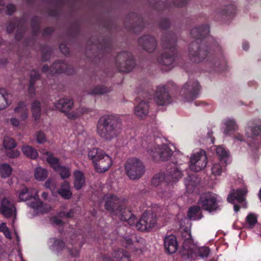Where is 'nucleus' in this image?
<instances>
[{
	"instance_id": "423d86ee",
	"label": "nucleus",
	"mask_w": 261,
	"mask_h": 261,
	"mask_svg": "<svg viewBox=\"0 0 261 261\" xmlns=\"http://www.w3.org/2000/svg\"><path fill=\"white\" fill-rule=\"evenodd\" d=\"M115 65L120 72H130L135 66V61L132 54L127 51L118 53L115 59Z\"/></svg>"
},
{
	"instance_id": "5701e85b",
	"label": "nucleus",
	"mask_w": 261,
	"mask_h": 261,
	"mask_svg": "<svg viewBox=\"0 0 261 261\" xmlns=\"http://www.w3.org/2000/svg\"><path fill=\"white\" fill-rule=\"evenodd\" d=\"M209 33V28L206 25H201L193 28L191 31V35L193 38L201 39L207 35Z\"/></svg>"
},
{
	"instance_id": "c85d7f7f",
	"label": "nucleus",
	"mask_w": 261,
	"mask_h": 261,
	"mask_svg": "<svg viewBox=\"0 0 261 261\" xmlns=\"http://www.w3.org/2000/svg\"><path fill=\"white\" fill-rule=\"evenodd\" d=\"M199 183V179L194 175H190L185 179L187 190L189 193L193 192Z\"/></svg>"
},
{
	"instance_id": "9d476101",
	"label": "nucleus",
	"mask_w": 261,
	"mask_h": 261,
	"mask_svg": "<svg viewBox=\"0 0 261 261\" xmlns=\"http://www.w3.org/2000/svg\"><path fill=\"white\" fill-rule=\"evenodd\" d=\"M200 90V86L197 81H189L180 91V94L187 101L193 100L196 98Z\"/></svg>"
},
{
	"instance_id": "9b49d317",
	"label": "nucleus",
	"mask_w": 261,
	"mask_h": 261,
	"mask_svg": "<svg viewBox=\"0 0 261 261\" xmlns=\"http://www.w3.org/2000/svg\"><path fill=\"white\" fill-rule=\"evenodd\" d=\"M156 222L155 215L153 213L145 212L139 221L136 224V228L141 231H149L155 226Z\"/></svg>"
},
{
	"instance_id": "79ce46f5",
	"label": "nucleus",
	"mask_w": 261,
	"mask_h": 261,
	"mask_svg": "<svg viewBox=\"0 0 261 261\" xmlns=\"http://www.w3.org/2000/svg\"><path fill=\"white\" fill-rule=\"evenodd\" d=\"M0 173L2 177H8L12 173V169L11 167L7 164H2L0 166Z\"/></svg>"
},
{
	"instance_id": "680f3d73",
	"label": "nucleus",
	"mask_w": 261,
	"mask_h": 261,
	"mask_svg": "<svg viewBox=\"0 0 261 261\" xmlns=\"http://www.w3.org/2000/svg\"><path fill=\"white\" fill-rule=\"evenodd\" d=\"M24 30V27L23 25V26H21L20 25V29L18 28L17 30V32L15 34V39L17 40H19L21 39L22 37V32Z\"/></svg>"
},
{
	"instance_id": "7ed1b4c3",
	"label": "nucleus",
	"mask_w": 261,
	"mask_h": 261,
	"mask_svg": "<svg viewBox=\"0 0 261 261\" xmlns=\"http://www.w3.org/2000/svg\"><path fill=\"white\" fill-rule=\"evenodd\" d=\"M208 48L204 45H200L197 41L192 42L189 47L190 60L195 63H200L207 57L208 61L213 67H219L224 61L223 57L209 55Z\"/></svg>"
},
{
	"instance_id": "6ab92c4d",
	"label": "nucleus",
	"mask_w": 261,
	"mask_h": 261,
	"mask_svg": "<svg viewBox=\"0 0 261 261\" xmlns=\"http://www.w3.org/2000/svg\"><path fill=\"white\" fill-rule=\"evenodd\" d=\"M65 72L67 74H71L72 71L69 69L67 64L62 61L55 62L50 67V73L52 74Z\"/></svg>"
},
{
	"instance_id": "8fccbe9b",
	"label": "nucleus",
	"mask_w": 261,
	"mask_h": 261,
	"mask_svg": "<svg viewBox=\"0 0 261 261\" xmlns=\"http://www.w3.org/2000/svg\"><path fill=\"white\" fill-rule=\"evenodd\" d=\"M58 171L60 172V176L63 179L68 178L70 175L69 169L65 167L60 166V167Z\"/></svg>"
},
{
	"instance_id": "6e6552de",
	"label": "nucleus",
	"mask_w": 261,
	"mask_h": 261,
	"mask_svg": "<svg viewBox=\"0 0 261 261\" xmlns=\"http://www.w3.org/2000/svg\"><path fill=\"white\" fill-rule=\"evenodd\" d=\"M207 163V156L205 151L201 150L191 155L189 168L195 172H199L204 169Z\"/></svg>"
},
{
	"instance_id": "393cba45",
	"label": "nucleus",
	"mask_w": 261,
	"mask_h": 261,
	"mask_svg": "<svg viewBox=\"0 0 261 261\" xmlns=\"http://www.w3.org/2000/svg\"><path fill=\"white\" fill-rule=\"evenodd\" d=\"M58 194L64 199H69L72 196L69 183L64 181L61 185V188L58 191Z\"/></svg>"
},
{
	"instance_id": "6e6d98bb",
	"label": "nucleus",
	"mask_w": 261,
	"mask_h": 261,
	"mask_svg": "<svg viewBox=\"0 0 261 261\" xmlns=\"http://www.w3.org/2000/svg\"><path fill=\"white\" fill-rule=\"evenodd\" d=\"M36 139L38 143H43L46 141L45 134L43 132L39 131L36 134Z\"/></svg>"
},
{
	"instance_id": "49530a36",
	"label": "nucleus",
	"mask_w": 261,
	"mask_h": 261,
	"mask_svg": "<svg viewBox=\"0 0 261 261\" xmlns=\"http://www.w3.org/2000/svg\"><path fill=\"white\" fill-rule=\"evenodd\" d=\"M53 246L57 251H62L65 248V244L62 240L54 238Z\"/></svg>"
},
{
	"instance_id": "a211bd4d",
	"label": "nucleus",
	"mask_w": 261,
	"mask_h": 261,
	"mask_svg": "<svg viewBox=\"0 0 261 261\" xmlns=\"http://www.w3.org/2000/svg\"><path fill=\"white\" fill-rule=\"evenodd\" d=\"M38 191L34 189H29L25 186L21 187L18 193V197L21 201H27L37 196Z\"/></svg>"
},
{
	"instance_id": "09e8293b",
	"label": "nucleus",
	"mask_w": 261,
	"mask_h": 261,
	"mask_svg": "<svg viewBox=\"0 0 261 261\" xmlns=\"http://www.w3.org/2000/svg\"><path fill=\"white\" fill-rule=\"evenodd\" d=\"M246 221L249 227L252 228L257 223V217L255 214H250L246 218Z\"/></svg>"
},
{
	"instance_id": "a19ab883",
	"label": "nucleus",
	"mask_w": 261,
	"mask_h": 261,
	"mask_svg": "<svg viewBox=\"0 0 261 261\" xmlns=\"http://www.w3.org/2000/svg\"><path fill=\"white\" fill-rule=\"evenodd\" d=\"M34 175L36 179L43 180L47 176V171L44 169L38 167L36 169Z\"/></svg>"
},
{
	"instance_id": "f03ea898",
	"label": "nucleus",
	"mask_w": 261,
	"mask_h": 261,
	"mask_svg": "<svg viewBox=\"0 0 261 261\" xmlns=\"http://www.w3.org/2000/svg\"><path fill=\"white\" fill-rule=\"evenodd\" d=\"M126 200L120 199L116 196L107 198L105 208L113 215L117 216L121 221H126L130 225L135 224L137 218L128 208H126Z\"/></svg>"
},
{
	"instance_id": "e2e57ef3",
	"label": "nucleus",
	"mask_w": 261,
	"mask_h": 261,
	"mask_svg": "<svg viewBox=\"0 0 261 261\" xmlns=\"http://www.w3.org/2000/svg\"><path fill=\"white\" fill-rule=\"evenodd\" d=\"M122 242L123 245H125L126 247H131L132 245H133L132 239L127 237L123 238Z\"/></svg>"
},
{
	"instance_id": "cd10ccee",
	"label": "nucleus",
	"mask_w": 261,
	"mask_h": 261,
	"mask_svg": "<svg viewBox=\"0 0 261 261\" xmlns=\"http://www.w3.org/2000/svg\"><path fill=\"white\" fill-rule=\"evenodd\" d=\"M74 180V188L76 190H80L85 184V178L84 174L80 171H75L73 173Z\"/></svg>"
},
{
	"instance_id": "338daca9",
	"label": "nucleus",
	"mask_w": 261,
	"mask_h": 261,
	"mask_svg": "<svg viewBox=\"0 0 261 261\" xmlns=\"http://www.w3.org/2000/svg\"><path fill=\"white\" fill-rule=\"evenodd\" d=\"M15 11V7L13 5L10 4L7 6L6 11L7 14L11 15Z\"/></svg>"
},
{
	"instance_id": "1a4fd4ad",
	"label": "nucleus",
	"mask_w": 261,
	"mask_h": 261,
	"mask_svg": "<svg viewBox=\"0 0 261 261\" xmlns=\"http://www.w3.org/2000/svg\"><path fill=\"white\" fill-rule=\"evenodd\" d=\"M153 100L159 106H164L172 102V97L165 85H160L156 87L154 93Z\"/></svg>"
},
{
	"instance_id": "473e14b6",
	"label": "nucleus",
	"mask_w": 261,
	"mask_h": 261,
	"mask_svg": "<svg viewBox=\"0 0 261 261\" xmlns=\"http://www.w3.org/2000/svg\"><path fill=\"white\" fill-rule=\"evenodd\" d=\"M31 111L35 120H38L41 115V103L37 100H34L31 105Z\"/></svg>"
},
{
	"instance_id": "20e7f679",
	"label": "nucleus",
	"mask_w": 261,
	"mask_h": 261,
	"mask_svg": "<svg viewBox=\"0 0 261 261\" xmlns=\"http://www.w3.org/2000/svg\"><path fill=\"white\" fill-rule=\"evenodd\" d=\"M161 41L163 47L165 49H169L171 51L172 54L168 52L163 53L158 58V62L160 65L167 67L168 69H171L175 65L174 51L176 43V37L174 34L167 33L163 36Z\"/></svg>"
},
{
	"instance_id": "4c0bfd02",
	"label": "nucleus",
	"mask_w": 261,
	"mask_h": 261,
	"mask_svg": "<svg viewBox=\"0 0 261 261\" xmlns=\"http://www.w3.org/2000/svg\"><path fill=\"white\" fill-rule=\"evenodd\" d=\"M226 128L224 129V133L228 135L230 132L233 131L237 128V125L233 119H228L225 123Z\"/></svg>"
},
{
	"instance_id": "ea45409f",
	"label": "nucleus",
	"mask_w": 261,
	"mask_h": 261,
	"mask_svg": "<svg viewBox=\"0 0 261 261\" xmlns=\"http://www.w3.org/2000/svg\"><path fill=\"white\" fill-rule=\"evenodd\" d=\"M111 89L103 86H98L93 88L89 93L92 95L103 94L109 92Z\"/></svg>"
},
{
	"instance_id": "58836bf2",
	"label": "nucleus",
	"mask_w": 261,
	"mask_h": 261,
	"mask_svg": "<svg viewBox=\"0 0 261 261\" xmlns=\"http://www.w3.org/2000/svg\"><path fill=\"white\" fill-rule=\"evenodd\" d=\"M47 154L48 155L47 162L55 170H58L60 167L59 159L51 155L48 152H47Z\"/></svg>"
},
{
	"instance_id": "7c9ffc66",
	"label": "nucleus",
	"mask_w": 261,
	"mask_h": 261,
	"mask_svg": "<svg viewBox=\"0 0 261 261\" xmlns=\"http://www.w3.org/2000/svg\"><path fill=\"white\" fill-rule=\"evenodd\" d=\"M105 152L98 148H93L88 152V158L92 160L93 164Z\"/></svg>"
},
{
	"instance_id": "864d4df0",
	"label": "nucleus",
	"mask_w": 261,
	"mask_h": 261,
	"mask_svg": "<svg viewBox=\"0 0 261 261\" xmlns=\"http://www.w3.org/2000/svg\"><path fill=\"white\" fill-rule=\"evenodd\" d=\"M222 171L220 163L214 164L212 168V172L215 175H220Z\"/></svg>"
},
{
	"instance_id": "0eeeda50",
	"label": "nucleus",
	"mask_w": 261,
	"mask_h": 261,
	"mask_svg": "<svg viewBox=\"0 0 261 261\" xmlns=\"http://www.w3.org/2000/svg\"><path fill=\"white\" fill-rule=\"evenodd\" d=\"M218 202L215 194L207 192L202 193L200 196L197 204L202 210L211 213L219 209Z\"/></svg>"
},
{
	"instance_id": "c756f323",
	"label": "nucleus",
	"mask_w": 261,
	"mask_h": 261,
	"mask_svg": "<svg viewBox=\"0 0 261 261\" xmlns=\"http://www.w3.org/2000/svg\"><path fill=\"white\" fill-rule=\"evenodd\" d=\"M182 176V173L176 167L171 168L167 174L166 180L167 182H175L178 180Z\"/></svg>"
},
{
	"instance_id": "f704fd0d",
	"label": "nucleus",
	"mask_w": 261,
	"mask_h": 261,
	"mask_svg": "<svg viewBox=\"0 0 261 261\" xmlns=\"http://www.w3.org/2000/svg\"><path fill=\"white\" fill-rule=\"evenodd\" d=\"M113 257L119 261H130L129 253L122 249H119L115 251L113 254Z\"/></svg>"
},
{
	"instance_id": "b1692460",
	"label": "nucleus",
	"mask_w": 261,
	"mask_h": 261,
	"mask_svg": "<svg viewBox=\"0 0 261 261\" xmlns=\"http://www.w3.org/2000/svg\"><path fill=\"white\" fill-rule=\"evenodd\" d=\"M11 94L5 88H0V110L5 109L11 103Z\"/></svg>"
},
{
	"instance_id": "e433bc0d",
	"label": "nucleus",
	"mask_w": 261,
	"mask_h": 261,
	"mask_svg": "<svg viewBox=\"0 0 261 261\" xmlns=\"http://www.w3.org/2000/svg\"><path fill=\"white\" fill-rule=\"evenodd\" d=\"M217 155L219 156L220 161L226 162L229 156V152L222 146H218L216 149Z\"/></svg>"
},
{
	"instance_id": "2f4dec72",
	"label": "nucleus",
	"mask_w": 261,
	"mask_h": 261,
	"mask_svg": "<svg viewBox=\"0 0 261 261\" xmlns=\"http://www.w3.org/2000/svg\"><path fill=\"white\" fill-rule=\"evenodd\" d=\"M261 132V126L255 125L248 127L246 130V135L249 138L254 139L258 136Z\"/></svg>"
},
{
	"instance_id": "13d9d810",
	"label": "nucleus",
	"mask_w": 261,
	"mask_h": 261,
	"mask_svg": "<svg viewBox=\"0 0 261 261\" xmlns=\"http://www.w3.org/2000/svg\"><path fill=\"white\" fill-rule=\"evenodd\" d=\"M170 21L168 19H162L160 22V27L163 29H167L170 27Z\"/></svg>"
},
{
	"instance_id": "774afa93",
	"label": "nucleus",
	"mask_w": 261,
	"mask_h": 261,
	"mask_svg": "<svg viewBox=\"0 0 261 261\" xmlns=\"http://www.w3.org/2000/svg\"><path fill=\"white\" fill-rule=\"evenodd\" d=\"M7 155L10 158H14L19 156V152L17 150L10 151L7 153Z\"/></svg>"
},
{
	"instance_id": "a18cd8bd",
	"label": "nucleus",
	"mask_w": 261,
	"mask_h": 261,
	"mask_svg": "<svg viewBox=\"0 0 261 261\" xmlns=\"http://www.w3.org/2000/svg\"><path fill=\"white\" fill-rule=\"evenodd\" d=\"M3 144L4 147L7 149H11L16 145L15 141L9 137H5L4 138Z\"/></svg>"
},
{
	"instance_id": "bf43d9fd",
	"label": "nucleus",
	"mask_w": 261,
	"mask_h": 261,
	"mask_svg": "<svg viewBox=\"0 0 261 261\" xmlns=\"http://www.w3.org/2000/svg\"><path fill=\"white\" fill-rule=\"evenodd\" d=\"M31 25L32 27L33 33L35 34H37V32L39 30V27L36 18H34L32 20Z\"/></svg>"
},
{
	"instance_id": "4468645a",
	"label": "nucleus",
	"mask_w": 261,
	"mask_h": 261,
	"mask_svg": "<svg viewBox=\"0 0 261 261\" xmlns=\"http://www.w3.org/2000/svg\"><path fill=\"white\" fill-rule=\"evenodd\" d=\"M112 164L111 158L104 152L103 154L94 163V166L97 172L103 173L108 170Z\"/></svg>"
},
{
	"instance_id": "f8f14e48",
	"label": "nucleus",
	"mask_w": 261,
	"mask_h": 261,
	"mask_svg": "<svg viewBox=\"0 0 261 261\" xmlns=\"http://www.w3.org/2000/svg\"><path fill=\"white\" fill-rule=\"evenodd\" d=\"M149 154L154 160L161 159L162 161L168 160L173 154V151L170 147L165 144L158 146L151 150Z\"/></svg>"
},
{
	"instance_id": "4be33fe9",
	"label": "nucleus",
	"mask_w": 261,
	"mask_h": 261,
	"mask_svg": "<svg viewBox=\"0 0 261 261\" xmlns=\"http://www.w3.org/2000/svg\"><path fill=\"white\" fill-rule=\"evenodd\" d=\"M149 105L148 102L145 100H142L135 108V113L140 118L145 117L148 114Z\"/></svg>"
},
{
	"instance_id": "72a5a7b5",
	"label": "nucleus",
	"mask_w": 261,
	"mask_h": 261,
	"mask_svg": "<svg viewBox=\"0 0 261 261\" xmlns=\"http://www.w3.org/2000/svg\"><path fill=\"white\" fill-rule=\"evenodd\" d=\"M167 175L164 172H160L156 174L152 179V184L154 186H160L162 184H166L169 182L167 181L166 180Z\"/></svg>"
},
{
	"instance_id": "bb28decb",
	"label": "nucleus",
	"mask_w": 261,
	"mask_h": 261,
	"mask_svg": "<svg viewBox=\"0 0 261 261\" xmlns=\"http://www.w3.org/2000/svg\"><path fill=\"white\" fill-rule=\"evenodd\" d=\"M14 111L22 120H25L28 117V110L26 104L24 102H19L14 108Z\"/></svg>"
},
{
	"instance_id": "0e129e2a",
	"label": "nucleus",
	"mask_w": 261,
	"mask_h": 261,
	"mask_svg": "<svg viewBox=\"0 0 261 261\" xmlns=\"http://www.w3.org/2000/svg\"><path fill=\"white\" fill-rule=\"evenodd\" d=\"M188 0H173V3L175 5L179 7L185 6Z\"/></svg>"
},
{
	"instance_id": "37998d69",
	"label": "nucleus",
	"mask_w": 261,
	"mask_h": 261,
	"mask_svg": "<svg viewBox=\"0 0 261 261\" xmlns=\"http://www.w3.org/2000/svg\"><path fill=\"white\" fill-rule=\"evenodd\" d=\"M197 251V247L196 249L194 251V252L192 253H197L198 255L201 257L202 258L207 257L210 253V249L207 247H202L198 249Z\"/></svg>"
},
{
	"instance_id": "ddd939ff",
	"label": "nucleus",
	"mask_w": 261,
	"mask_h": 261,
	"mask_svg": "<svg viewBox=\"0 0 261 261\" xmlns=\"http://www.w3.org/2000/svg\"><path fill=\"white\" fill-rule=\"evenodd\" d=\"M138 44L144 50L151 53L156 49L158 42L153 36L146 35L139 39Z\"/></svg>"
},
{
	"instance_id": "3c124183",
	"label": "nucleus",
	"mask_w": 261,
	"mask_h": 261,
	"mask_svg": "<svg viewBox=\"0 0 261 261\" xmlns=\"http://www.w3.org/2000/svg\"><path fill=\"white\" fill-rule=\"evenodd\" d=\"M236 7L234 5H230L226 6L225 8L222 10L221 14L222 15H230L234 12Z\"/></svg>"
},
{
	"instance_id": "39448f33",
	"label": "nucleus",
	"mask_w": 261,
	"mask_h": 261,
	"mask_svg": "<svg viewBox=\"0 0 261 261\" xmlns=\"http://www.w3.org/2000/svg\"><path fill=\"white\" fill-rule=\"evenodd\" d=\"M125 169L127 175L133 180L141 178L145 171V166L142 162L135 158L127 160L125 164Z\"/></svg>"
},
{
	"instance_id": "f257e3e1",
	"label": "nucleus",
	"mask_w": 261,
	"mask_h": 261,
	"mask_svg": "<svg viewBox=\"0 0 261 261\" xmlns=\"http://www.w3.org/2000/svg\"><path fill=\"white\" fill-rule=\"evenodd\" d=\"M121 121L119 117L113 114L101 116L97 123V133L106 141H111L116 138L120 132Z\"/></svg>"
},
{
	"instance_id": "f3484780",
	"label": "nucleus",
	"mask_w": 261,
	"mask_h": 261,
	"mask_svg": "<svg viewBox=\"0 0 261 261\" xmlns=\"http://www.w3.org/2000/svg\"><path fill=\"white\" fill-rule=\"evenodd\" d=\"M164 247L169 254L175 253L178 248V243L175 236L172 234L166 236L164 239Z\"/></svg>"
},
{
	"instance_id": "2eb2a0df",
	"label": "nucleus",
	"mask_w": 261,
	"mask_h": 261,
	"mask_svg": "<svg viewBox=\"0 0 261 261\" xmlns=\"http://www.w3.org/2000/svg\"><path fill=\"white\" fill-rule=\"evenodd\" d=\"M0 212L4 217L7 218L16 215V208L14 204L7 198H4L2 200Z\"/></svg>"
},
{
	"instance_id": "dca6fc26",
	"label": "nucleus",
	"mask_w": 261,
	"mask_h": 261,
	"mask_svg": "<svg viewBox=\"0 0 261 261\" xmlns=\"http://www.w3.org/2000/svg\"><path fill=\"white\" fill-rule=\"evenodd\" d=\"M183 238V248L187 251L189 254H192L196 249V246L194 243L190 231L189 230H184L181 233Z\"/></svg>"
},
{
	"instance_id": "412c9836",
	"label": "nucleus",
	"mask_w": 261,
	"mask_h": 261,
	"mask_svg": "<svg viewBox=\"0 0 261 261\" xmlns=\"http://www.w3.org/2000/svg\"><path fill=\"white\" fill-rule=\"evenodd\" d=\"M247 193V190L246 187L242 189H239L236 190H233L232 192L228 195L227 200L229 202H231V200L236 199L238 202L242 203L244 200V197Z\"/></svg>"
},
{
	"instance_id": "4d7b16f0",
	"label": "nucleus",
	"mask_w": 261,
	"mask_h": 261,
	"mask_svg": "<svg viewBox=\"0 0 261 261\" xmlns=\"http://www.w3.org/2000/svg\"><path fill=\"white\" fill-rule=\"evenodd\" d=\"M44 186L46 188H48L50 190H54L56 187V184L53 180L48 179L45 182Z\"/></svg>"
},
{
	"instance_id": "de8ad7c7",
	"label": "nucleus",
	"mask_w": 261,
	"mask_h": 261,
	"mask_svg": "<svg viewBox=\"0 0 261 261\" xmlns=\"http://www.w3.org/2000/svg\"><path fill=\"white\" fill-rule=\"evenodd\" d=\"M51 50L48 47H44L42 50V60L43 61H48L50 57Z\"/></svg>"
},
{
	"instance_id": "052dcab7",
	"label": "nucleus",
	"mask_w": 261,
	"mask_h": 261,
	"mask_svg": "<svg viewBox=\"0 0 261 261\" xmlns=\"http://www.w3.org/2000/svg\"><path fill=\"white\" fill-rule=\"evenodd\" d=\"M17 24L18 27L19 25H20V22H18L17 21H15V22H11L7 27V31L8 33H11L13 31L16 24Z\"/></svg>"
},
{
	"instance_id": "c9c22d12",
	"label": "nucleus",
	"mask_w": 261,
	"mask_h": 261,
	"mask_svg": "<svg viewBox=\"0 0 261 261\" xmlns=\"http://www.w3.org/2000/svg\"><path fill=\"white\" fill-rule=\"evenodd\" d=\"M22 150L27 156L32 159H35L38 156L37 150L30 146L26 145L22 147Z\"/></svg>"
},
{
	"instance_id": "c03bdc74",
	"label": "nucleus",
	"mask_w": 261,
	"mask_h": 261,
	"mask_svg": "<svg viewBox=\"0 0 261 261\" xmlns=\"http://www.w3.org/2000/svg\"><path fill=\"white\" fill-rule=\"evenodd\" d=\"M30 202L28 203V205L34 209L39 210L43 205V203L38 199V194L36 197H33L32 200H30Z\"/></svg>"
},
{
	"instance_id": "69168bd1",
	"label": "nucleus",
	"mask_w": 261,
	"mask_h": 261,
	"mask_svg": "<svg viewBox=\"0 0 261 261\" xmlns=\"http://www.w3.org/2000/svg\"><path fill=\"white\" fill-rule=\"evenodd\" d=\"M60 49L61 51L64 55H66L69 53V49L64 43L60 45Z\"/></svg>"
},
{
	"instance_id": "a878e982",
	"label": "nucleus",
	"mask_w": 261,
	"mask_h": 261,
	"mask_svg": "<svg viewBox=\"0 0 261 261\" xmlns=\"http://www.w3.org/2000/svg\"><path fill=\"white\" fill-rule=\"evenodd\" d=\"M201 208L198 204L190 207L188 211V217L193 220H200L203 216Z\"/></svg>"
},
{
	"instance_id": "aec40b11",
	"label": "nucleus",
	"mask_w": 261,
	"mask_h": 261,
	"mask_svg": "<svg viewBox=\"0 0 261 261\" xmlns=\"http://www.w3.org/2000/svg\"><path fill=\"white\" fill-rule=\"evenodd\" d=\"M74 102L72 99L69 98H63L60 99L56 103L57 109L63 113L67 112L71 110L73 107Z\"/></svg>"
},
{
	"instance_id": "603ef678",
	"label": "nucleus",
	"mask_w": 261,
	"mask_h": 261,
	"mask_svg": "<svg viewBox=\"0 0 261 261\" xmlns=\"http://www.w3.org/2000/svg\"><path fill=\"white\" fill-rule=\"evenodd\" d=\"M39 79L40 74L37 71L35 70H33L31 71L30 80V83H31V85L35 84V82L38 80Z\"/></svg>"
},
{
	"instance_id": "5fc2aeb1",
	"label": "nucleus",
	"mask_w": 261,
	"mask_h": 261,
	"mask_svg": "<svg viewBox=\"0 0 261 261\" xmlns=\"http://www.w3.org/2000/svg\"><path fill=\"white\" fill-rule=\"evenodd\" d=\"M64 113L65 114L68 119L71 120H75L80 117V113H78L77 110L71 112L68 111L67 112H64Z\"/></svg>"
}]
</instances>
